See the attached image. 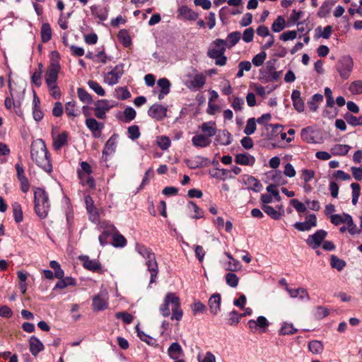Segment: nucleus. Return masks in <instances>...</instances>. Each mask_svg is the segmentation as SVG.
<instances>
[{"label":"nucleus","mask_w":362,"mask_h":362,"mask_svg":"<svg viewBox=\"0 0 362 362\" xmlns=\"http://www.w3.org/2000/svg\"><path fill=\"white\" fill-rule=\"evenodd\" d=\"M31 159L35 164L47 173L52 172L50 154L42 139H37L32 142L30 147Z\"/></svg>","instance_id":"nucleus-1"},{"label":"nucleus","mask_w":362,"mask_h":362,"mask_svg":"<svg viewBox=\"0 0 362 362\" xmlns=\"http://www.w3.org/2000/svg\"><path fill=\"white\" fill-rule=\"evenodd\" d=\"M180 300L179 296L173 293H168L166 294L163 303L160 305L159 311L160 314L166 317L170 315V305L171 306L172 315L170 319L172 320L179 321L181 320V310L180 309Z\"/></svg>","instance_id":"nucleus-2"},{"label":"nucleus","mask_w":362,"mask_h":362,"mask_svg":"<svg viewBox=\"0 0 362 362\" xmlns=\"http://www.w3.org/2000/svg\"><path fill=\"white\" fill-rule=\"evenodd\" d=\"M34 209L37 216L45 219L49 211L50 203L47 192L42 188L37 187L34 191Z\"/></svg>","instance_id":"nucleus-3"},{"label":"nucleus","mask_w":362,"mask_h":362,"mask_svg":"<svg viewBox=\"0 0 362 362\" xmlns=\"http://www.w3.org/2000/svg\"><path fill=\"white\" fill-rule=\"evenodd\" d=\"M276 62V59H272L267 61L265 66L259 70L260 78L263 82H274L280 78L282 71H276L275 64Z\"/></svg>","instance_id":"nucleus-4"},{"label":"nucleus","mask_w":362,"mask_h":362,"mask_svg":"<svg viewBox=\"0 0 362 362\" xmlns=\"http://www.w3.org/2000/svg\"><path fill=\"white\" fill-rule=\"evenodd\" d=\"M217 48H213L208 50L207 55L214 59L215 64L218 66H224L226 64L227 58L224 55L226 51V40L217 39L214 42Z\"/></svg>","instance_id":"nucleus-5"},{"label":"nucleus","mask_w":362,"mask_h":362,"mask_svg":"<svg viewBox=\"0 0 362 362\" xmlns=\"http://www.w3.org/2000/svg\"><path fill=\"white\" fill-rule=\"evenodd\" d=\"M353 66V59L349 55H344L339 59L336 69L341 78L347 79L351 75Z\"/></svg>","instance_id":"nucleus-6"},{"label":"nucleus","mask_w":362,"mask_h":362,"mask_svg":"<svg viewBox=\"0 0 362 362\" xmlns=\"http://www.w3.org/2000/svg\"><path fill=\"white\" fill-rule=\"evenodd\" d=\"M11 72L9 73L8 76H11ZM8 89H9V95L7 96L5 98L4 100V105L5 107L8 110H11L12 107L16 108V113L18 115H21V100L23 99V97L19 96H15L13 89L11 86V80L9 78H8Z\"/></svg>","instance_id":"nucleus-7"},{"label":"nucleus","mask_w":362,"mask_h":362,"mask_svg":"<svg viewBox=\"0 0 362 362\" xmlns=\"http://www.w3.org/2000/svg\"><path fill=\"white\" fill-rule=\"evenodd\" d=\"M78 259L82 263L83 267L92 272L103 274L104 270L101 263L98 259H91L88 255H80Z\"/></svg>","instance_id":"nucleus-8"},{"label":"nucleus","mask_w":362,"mask_h":362,"mask_svg":"<svg viewBox=\"0 0 362 362\" xmlns=\"http://www.w3.org/2000/svg\"><path fill=\"white\" fill-rule=\"evenodd\" d=\"M59 70L60 65L59 62L52 61L48 66L45 74V81L47 86L56 84Z\"/></svg>","instance_id":"nucleus-9"},{"label":"nucleus","mask_w":362,"mask_h":362,"mask_svg":"<svg viewBox=\"0 0 362 362\" xmlns=\"http://www.w3.org/2000/svg\"><path fill=\"white\" fill-rule=\"evenodd\" d=\"M94 115L100 119L106 118V113L113 107L107 100H98L95 103Z\"/></svg>","instance_id":"nucleus-10"},{"label":"nucleus","mask_w":362,"mask_h":362,"mask_svg":"<svg viewBox=\"0 0 362 362\" xmlns=\"http://www.w3.org/2000/svg\"><path fill=\"white\" fill-rule=\"evenodd\" d=\"M124 74V64H119L116 65L113 69L109 71L105 78V81L109 85H115L117 84L119 81V79L122 77Z\"/></svg>","instance_id":"nucleus-11"},{"label":"nucleus","mask_w":362,"mask_h":362,"mask_svg":"<svg viewBox=\"0 0 362 362\" xmlns=\"http://www.w3.org/2000/svg\"><path fill=\"white\" fill-rule=\"evenodd\" d=\"M93 310L95 311H101L108 307V297L106 293H100L95 295L93 298Z\"/></svg>","instance_id":"nucleus-12"},{"label":"nucleus","mask_w":362,"mask_h":362,"mask_svg":"<svg viewBox=\"0 0 362 362\" xmlns=\"http://www.w3.org/2000/svg\"><path fill=\"white\" fill-rule=\"evenodd\" d=\"M327 234V233L325 230H318L313 235H310L308 236L306 243L313 249H317L321 245Z\"/></svg>","instance_id":"nucleus-13"},{"label":"nucleus","mask_w":362,"mask_h":362,"mask_svg":"<svg viewBox=\"0 0 362 362\" xmlns=\"http://www.w3.org/2000/svg\"><path fill=\"white\" fill-rule=\"evenodd\" d=\"M85 124L88 129L93 133L95 138H99L101 136L102 129L105 127L103 122H98L94 118H87L85 121Z\"/></svg>","instance_id":"nucleus-14"},{"label":"nucleus","mask_w":362,"mask_h":362,"mask_svg":"<svg viewBox=\"0 0 362 362\" xmlns=\"http://www.w3.org/2000/svg\"><path fill=\"white\" fill-rule=\"evenodd\" d=\"M166 113L167 108L158 103L153 104L148 110V116L158 121L162 120L165 117Z\"/></svg>","instance_id":"nucleus-15"},{"label":"nucleus","mask_w":362,"mask_h":362,"mask_svg":"<svg viewBox=\"0 0 362 362\" xmlns=\"http://www.w3.org/2000/svg\"><path fill=\"white\" fill-rule=\"evenodd\" d=\"M317 226V218L315 214H310L306 217L304 222H296L293 226L299 231H306L311 229L312 227Z\"/></svg>","instance_id":"nucleus-16"},{"label":"nucleus","mask_w":362,"mask_h":362,"mask_svg":"<svg viewBox=\"0 0 362 362\" xmlns=\"http://www.w3.org/2000/svg\"><path fill=\"white\" fill-rule=\"evenodd\" d=\"M117 134H114L110 136V138L106 141L103 150V159L104 161H107V156L112 154L115 152L117 147Z\"/></svg>","instance_id":"nucleus-17"},{"label":"nucleus","mask_w":362,"mask_h":362,"mask_svg":"<svg viewBox=\"0 0 362 362\" xmlns=\"http://www.w3.org/2000/svg\"><path fill=\"white\" fill-rule=\"evenodd\" d=\"M247 325L252 332H256L259 328L264 332L266 328L269 327V323L265 317L259 316L257 320H250L247 322Z\"/></svg>","instance_id":"nucleus-18"},{"label":"nucleus","mask_w":362,"mask_h":362,"mask_svg":"<svg viewBox=\"0 0 362 362\" xmlns=\"http://www.w3.org/2000/svg\"><path fill=\"white\" fill-rule=\"evenodd\" d=\"M221 297L218 293H214L209 299L208 305L211 313L217 315L221 310Z\"/></svg>","instance_id":"nucleus-19"},{"label":"nucleus","mask_w":362,"mask_h":362,"mask_svg":"<svg viewBox=\"0 0 362 362\" xmlns=\"http://www.w3.org/2000/svg\"><path fill=\"white\" fill-rule=\"evenodd\" d=\"M85 203L87 211L90 216V219L93 222L99 221V214L98 209L94 206V202L90 196L85 197Z\"/></svg>","instance_id":"nucleus-20"},{"label":"nucleus","mask_w":362,"mask_h":362,"mask_svg":"<svg viewBox=\"0 0 362 362\" xmlns=\"http://www.w3.org/2000/svg\"><path fill=\"white\" fill-rule=\"evenodd\" d=\"M206 78L204 75L197 74L192 79L186 81L185 85L192 90H197L204 86Z\"/></svg>","instance_id":"nucleus-21"},{"label":"nucleus","mask_w":362,"mask_h":362,"mask_svg":"<svg viewBox=\"0 0 362 362\" xmlns=\"http://www.w3.org/2000/svg\"><path fill=\"white\" fill-rule=\"evenodd\" d=\"M255 158L247 153H238L235 158V162L241 165L252 166L255 165Z\"/></svg>","instance_id":"nucleus-22"},{"label":"nucleus","mask_w":362,"mask_h":362,"mask_svg":"<svg viewBox=\"0 0 362 362\" xmlns=\"http://www.w3.org/2000/svg\"><path fill=\"white\" fill-rule=\"evenodd\" d=\"M52 137L53 147L56 151L60 150L64 146H66L68 144L69 133L67 132H62L57 136H54L52 134Z\"/></svg>","instance_id":"nucleus-23"},{"label":"nucleus","mask_w":362,"mask_h":362,"mask_svg":"<svg viewBox=\"0 0 362 362\" xmlns=\"http://www.w3.org/2000/svg\"><path fill=\"white\" fill-rule=\"evenodd\" d=\"M30 351L34 356L45 349L42 341L35 336H32L29 339Z\"/></svg>","instance_id":"nucleus-24"},{"label":"nucleus","mask_w":362,"mask_h":362,"mask_svg":"<svg viewBox=\"0 0 362 362\" xmlns=\"http://www.w3.org/2000/svg\"><path fill=\"white\" fill-rule=\"evenodd\" d=\"M146 264L151 274L150 284H153L156 281V279L158 272V264L156 262L155 256H153V258L147 259Z\"/></svg>","instance_id":"nucleus-25"},{"label":"nucleus","mask_w":362,"mask_h":362,"mask_svg":"<svg viewBox=\"0 0 362 362\" xmlns=\"http://www.w3.org/2000/svg\"><path fill=\"white\" fill-rule=\"evenodd\" d=\"M243 182L245 185L248 186V189L254 192L259 191L262 187L259 181L253 176L245 175L243 177Z\"/></svg>","instance_id":"nucleus-26"},{"label":"nucleus","mask_w":362,"mask_h":362,"mask_svg":"<svg viewBox=\"0 0 362 362\" xmlns=\"http://www.w3.org/2000/svg\"><path fill=\"white\" fill-rule=\"evenodd\" d=\"M168 356L173 359L174 362H181L179 359L181 356V346L177 342L173 343L168 350Z\"/></svg>","instance_id":"nucleus-27"},{"label":"nucleus","mask_w":362,"mask_h":362,"mask_svg":"<svg viewBox=\"0 0 362 362\" xmlns=\"http://www.w3.org/2000/svg\"><path fill=\"white\" fill-rule=\"evenodd\" d=\"M157 85L160 88V93L158 94V99L161 100L165 95L169 93L170 82L166 78H162L158 81Z\"/></svg>","instance_id":"nucleus-28"},{"label":"nucleus","mask_w":362,"mask_h":362,"mask_svg":"<svg viewBox=\"0 0 362 362\" xmlns=\"http://www.w3.org/2000/svg\"><path fill=\"white\" fill-rule=\"evenodd\" d=\"M59 281L55 284L53 290L57 289H64L66 288L68 286H76V281L74 278L71 276H66L65 278L62 277V279H58Z\"/></svg>","instance_id":"nucleus-29"},{"label":"nucleus","mask_w":362,"mask_h":362,"mask_svg":"<svg viewBox=\"0 0 362 362\" xmlns=\"http://www.w3.org/2000/svg\"><path fill=\"white\" fill-rule=\"evenodd\" d=\"M92 15L99 18L100 21H105L107 18L108 12L105 8L100 6H92L90 7Z\"/></svg>","instance_id":"nucleus-30"},{"label":"nucleus","mask_w":362,"mask_h":362,"mask_svg":"<svg viewBox=\"0 0 362 362\" xmlns=\"http://www.w3.org/2000/svg\"><path fill=\"white\" fill-rule=\"evenodd\" d=\"M286 290L289 293V295L291 298H296L300 294V293H303L304 296H300V299H301V300L306 299L307 300H310L309 295L305 288H298L296 289H292V288H289L288 286H286Z\"/></svg>","instance_id":"nucleus-31"},{"label":"nucleus","mask_w":362,"mask_h":362,"mask_svg":"<svg viewBox=\"0 0 362 362\" xmlns=\"http://www.w3.org/2000/svg\"><path fill=\"white\" fill-rule=\"evenodd\" d=\"M13 215L16 223H19L23 220V214L21 205L18 202H14L11 205Z\"/></svg>","instance_id":"nucleus-32"},{"label":"nucleus","mask_w":362,"mask_h":362,"mask_svg":"<svg viewBox=\"0 0 362 362\" xmlns=\"http://www.w3.org/2000/svg\"><path fill=\"white\" fill-rule=\"evenodd\" d=\"M262 209L268 216L274 220L280 219L284 214V211L282 212L277 211L272 206L267 204H263Z\"/></svg>","instance_id":"nucleus-33"},{"label":"nucleus","mask_w":362,"mask_h":362,"mask_svg":"<svg viewBox=\"0 0 362 362\" xmlns=\"http://www.w3.org/2000/svg\"><path fill=\"white\" fill-rule=\"evenodd\" d=\"M216 141L221 145L228 146L231 143V134L227 130H223L218 134Z\"/></svg>","instance_id":"nucleus-34"},{"label":"nucleus","mask_w":362,"mask_h":362,"mask_svg":"<svg viewBox=\"0 0 362 362\" xmlns=\"http://www.w3.org/2000/svg\"><path fill=\"white\" fill-rule=\"evenodd\" d=\"M192 141L194 146L199 147L208 146L211 143V140L202 134L193 136Z\"/></svg>","instance_id":"nucleus-35"},{"label":"nucleus","mask_w":362,"mask_h":362,"mask_svg":"<svg viewBox=\"0 0 362 362\" xmlns=\"http://www.w3.org/2000/svg\"><path fill=\"white\" fill-rule=\"evenodd\" d=\"M350 150V146L346 144H336L332 149V153L334 156H345Z\"/></svg>","instance_id":"nucleus-36"},{"label":"nucleus","mask_w":362,"mask_h":362,"mask_svg":"<svg viewBox=\"0 0 362 362\" xmlns=\"http://www.w3.org/2000/svg\"><path fill=\"white\" fill-rule=\"evenodd\" d=\"M41 38L43 42H47L52 37V29L48 23H45L41 27Z\"/></svg>","instance_id":"nucleus-37"},{"label":"nucleus","mask_w":362,"mask_h":362,"mask_svg":"<svg viewBox=\"0 0 362 362\" xmlns=\"http://www.w3.org/2000/svg\"><path fill=\"white\" fill-rule=\"evenodd\" d=\"M136 250L146 260L155 256L151 250L144 245L136 244Z\"/></svg>","instance_id":"nucleus-38"},{"label":"nucleus","mask_w":362,"mask_h":362,"mask_svg":"<svg viewBox=\"0 0 362 362\" xmlns=\"http://www.w3.org/2000/svg\"><path fill=\"white\" fill-rule=\"evenodd\" d=\"M301 139L308 144L315 143V138L313 135V130L310 127L303 128L300 132Z\"/></svg>","instance_id":"nucleus-39"},{"label":"nucleus","mask_w":362,"mask_h":362,"mask_svg":"<svg viewBox=\"0 0 362 362\" xmlns=\"http://www.w3.org/2000/svg\"><path fill=\"white\" fill-rule=\"evenodd\" d=\"M117 37L124 47H128L131 45L132 40L127 30H120L118 33Z\"/></svg>","instance_id":"nucleus-40"},{"label":"nucleus","mask_w":362,"mask_h":362,"mask_svg":"<svg viewBox=\"0 0 362 362\" xmlns=\"http://www.w3.org/2000/svg\"><path fill=\"white\" fill-rule=\"evenodd\" d=\"M191 309L194 315L204 314L207 311L206 306L200 300H194V302L191 305Z\"/></svg>","instance_id":"nucleus-41"},{"label":"nucleus","mask_w":362,"mask_h":362,"mask_svg":"<svg viewBox=\"0 0 362 362\" xmlns=\"http://www.w3.org/2000/svg\"><path fill=\"white\" fill-rule=\"evenodd\" d=\"M323 100V95L320 93H316L313 95L311 99L308 101V105L313 112H316L318 109L317 103Z\"/></svg>","instance_id":"nucleus-42"},{"label":"nucleus","mask_w":362,"mask_h":362,"mask_svg":"<svg viewBox=\"0 0 362 362\" xmlns=\"http://www.w3.org/2000/svg\"><path fill=\"white\" fill-rule=\"evenodd\" d=\"M78 177L83 185H88L90 188L94 189L95 187V182L94 179L90 176H86L81 170H77Z\"/></svg>","instance_id":"nucleus-43"},{"label":"nucleus","mask_w":362,"mask_h":362,"mask_svg":"<svg viewBox=\"0 0 362 362\" xmlns=\"http://www.w3.org/2000/svg\"><path fill=\"white\" fill-rule=\"evenodd\" d=\"M286 21L282 16H279L272 25V30L274 33H279L284 29Z\"/></svg>","instance_id":"nucleus-44"},{"label":"nucleus","mask_w":362,"mask_h":362,"mask_svg":"<svg viewBox=\"0 0 362 362\" xmlns=\"http://www.w3.org/2000/svg\"><path fill=\"white\" fill-rule=\"evenodd\" d=\"M76 106V103L74 100L68 102L65 104V112L68 117L74 118L78 115Z\"/></svg>","instance_id":"nucleus-45"},{"label":"nucleus","mask_w":362,"mask_h":362,"mask_svg":"<svg viewBox=\"0 0 362 362\" xmlns=\"http://www.w3.org/2000/svg\"><path fill=\"white\" fill-rule=\"evenodd\" d=\"M127 243V241L124 236L119 233H115L112 235V245L115 247H123Z\"/></svg>","instance_id":"nucleus-46"},{"label":"nucleus","mask_w":362,"mask_h":362,"mask_svg":"<svg viewBox=\"0 0 362 362\" xmlns=\"http://www.w3.org/2000/svg\"><path fill=\"white\" fill-rule=\"evenodd\" d=\"M241 33L239 31H235L229 33L227 36L226 43L228 42V47L235 46L240 40Z\"/></svg>","instance_id":"nucleus-47"},{"label":"nucleus","mask_w":362,"mask_h":362,"mask_svg":"<svg viewBox=\"0 0 362 362\" xmlns=\"http://www.w3.org/2000/svg\"><path fill=\"white\" fill-rule=\"evenodd\" d=\"M77 94L81 102L88 104H90L93 102L92 96L84 88H78Z\"/></svg>","instance_id":"nucleus-48"},{"label":"nucleus","mask_w":362,"mask_h":362,"mask_svg":"<svg viewBox=\"0 0 362 362\" xmlns=\"http://www.w3.org/2000/svg\"><path fill=\"white\" fill-rule=\"evenodd\" d=\"M202 130L209 137H211V136H214L216 133L215 123H214V122L203 123L202 125Z\"/></svg>","instance_id":"nucleus-49"},{"label":"nucleus","mask_w":362,"mask_h":362,"mask_svg":"<svg viewBox=\"0 0 362 362\" xmlns=\"http://www.w3.org/2000/svg\"><path fill=\"white\" fill-rule=\"evenodd\" d=\"M298 329H296L292 323L284 322L279 330L281 335L293 334L297 332Z\"/></svg>","instance_id":"nucleus-50"},{"label":"nucleus","mask_w":362,"mask_h":362,"mask_svg":"<svg viewBox=\"0 0 362 362\" xmlns=\"http://www.w3.org/2000/svg\"><path fill=\"white\" fill-rule=\"evenodd\" d=\"M344 119L349 124L353 127L362 125V117H356V116L347 112L344 115Z\"/></svg>","instance_id":"nucleus-51"},{"label":"nucleus","mask_w":362,"mask_h":362,"mask_svg":"<svg viewBox=\"0 0 362 362\" xmlns=\"http://www.w3.org/2000/svg\"><path fill=\"white\" fill-rule=\"evenodd\" d=\"M49 267L54 270V277L57 279H62L64 277V272L58 262L52 260L49 262Z\"/></svg>","instance_id":"nucleus-52"},{"label":"nucleus","mask_w":362,"mask_h":362,"mask_svg":"<svg viewBox=\"0 0 362 362\" xmlns=\"http://www.w3.org/2000/svg\"><path fill=\"white\" fill-rule=\"evenodd\" d=\"M187 208L189 211H194V214L192 215V217L193 218L198 219L203 216L202 210L200 208H199V206L194 202H189L187 204Z\"/></svg>","instance_id":"nucleus-53"},{"label":"nucleus","mask_w":362,"mask_h":362,"mask_svg":"<svg viewBox=\"0 0 362 362\" xmlns=\"http://www.w3.org/2000/svg\"><path fill=\"white\" fill-rule=\"evenodd\" d=\"M330 264L332 268L337 269L338 271H341L346 266V262L343 259L338 258L335 255L331 257Z\"/></svg>","instance_id":"nucleus-54"},{"label":"nucleus","mask_w":362,"mask_h":362,"mask_svg":"<svg viewBox=\"0 0 362 362\" xmlns=\"http://www.w3.org/2000/svg\"><path fill=\"white\" fill-rule=\"evenodd\" d=\"M226 281L229 286L235 288L238 285L239 279L235 274L229 272L226 275Z\"/></svg>","instance_id":"nucleus-55"},{"label":"nucleus","mask_w":362,"mask_h":362,"mask_svg":"<svg viewBox=\"0 0 362 362\" xmlns=\"http://www.w3.org/2000/svg\"><path fill=\"white\" fill-rule=\"evenodd\" d=\"M88 86L98 95L103 96L105 94L103 88L95 81L90 80L88 82Z\"/></svg>","instance_id":"nucleus-56"},{"label":"nucleus","mask_w":362,"mask_h":362,"mask_svg":"<svg viewBox=\"0 0 362 362\" xmlns=\"http://www.w3.org/2000/svg\"><path fill=\"white\" fill-rule=\"evenodd\" d=\"M309 350L313 354H319L323 350V345L321 341L314 340L308 344Z\"/></svg>","instance_id":"nucleus-57"},{"label":"nucleus","mask_w":362,"mask_h":362,"mask_svg":"<svg viewBox=\"0 0 362 362\" xmlns=\"http://www.w3.org/2000/svg\"><path fill=\"white\" fill-rule=\"evenodd\" d=\"M350 92L354 95H358L362 93V81L357 80L353 81L349 86Z\"/></svg>","instance_id":"nucleus-58"},{"label":"nucleus","mask_w":362,"mask_h":362,"mask_svg":"<svg viewBox=\"0 0 362 362\" xmlns=\"http://www.w3.org/2000/svg\"><path fill=\"white\" fill-rule=\"evenodd\" d=\"M352 189V204L356 205L358 202V197L361 194V187L358 183H351Z\"/></svg>","instance_id":"nucleus-59"},{"label":"nucleus","mask_w":362,"mask_h":362,"mask_svg":"<svg viewBox=\"0 0 362 362\" xmlns=\"http://www.w3.org/2000/svg\"><path fill=\"white\" fill-rule=\"evenodd\" d=\"M256 127L255 119L254 117L250 118L247 122L244 133L248 136L252 134L256 130Z\"/></svg>","instance_id":"nucleus-60"},{"label":"nucleus","mask_w":362,"mask_h":362,"mask_svg":"<svg viewBox=\"0 0 362 362\" xmlns=\"http://www.w3.org/2000/svg\"><path fill=\"white\" fill-rule=\"evenodd\" d=\"M136 115V112L134 108L132 107H127L124 110V121L125 122H130L135 118Z\"/></svg>","instance_id":"nucleus-61"},{"label":"nucleus","mask_w":362,"mask_h":362,"mask_svg":"<svg viewBox=\"0 0 362 362\" xmlns=\"http://www.w3.org/2000/svg\"><path fill=\"white\" fill-rule=\"evenodd\" d=\"M228 324L231 326L237 325L240 322V315L237 310H233L228 314Z\"/></svg>","instance_id":"nucleus-62"},{"label":"nucleus","mask_w":362,"mask_h":362,"mask_svg":"<svg viewBox=\"0 0 362 362\" xmlns=\"http://www.w3.org/2000/svg\"><path fill=\"white\" fill-rule=\"evenodd\" d=\"M266 57L267 53L263 50L252 58V62L255 66H259L264 63Z\"/></svg>","instance_id":"nucleus-63"},{"label":"nucleus","mask_w":362,"mask_h":362,"mask_svg":"<svg viewBox=\"0 0 362 362\" xmlns=\"http://www.w3.org/2000/svg\"><path fill=\"white\" fill-rule=\"evenodd\" d=\"M128 136L132 140L137 139L140 135L139 128L137 125H132L128 127Z\"/></svg>","instance_id":"nucleus-64"}]
</instances>
